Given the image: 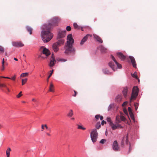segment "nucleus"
I'll list each match as a JSON object with an SVG mask.
<instances>
[{
    "mask_svg": "<svg viewBox=\"0 0 157 157\" xmlns=\"http://www.w3.org/2000/svg\"><path fill=\"white\" fill-rule=\"evenodd\" d=\"M110 58L112 59L113 61L116 64L118 68L119 69H121L122 68L121 65L118 62H117L114 57L112 55H111L110 56Z\"/></svg>",
    "mask_w": 157,
    "mask_h": 157,
    "instance_id": "nucleus-14",
    "label": "nucleus"
},
{
    "mask_svg": "<svg viewBox=\"0 0 157 157\" xmlns=\"http://www.w3.org/2000/svg\"><path fill=\"white\" fill-rule=\"evenodd\" d=\"M136 104H134V105L135 106V109H136V110H137V107H136Z\"/></svg>",
    "mask_w": 157,
    "mask_h": 157,
    "instance_id": "nucleus-60",
    "label": "nucleus"
},
{
    "mask_svg": "<svg viewBox=\"0 0 157 157\" xmlns=\"http://www.w3.org/2000/svg\"><path fill=\"white\" fill-rule=\"evenodd\" d=\"M132 90H133L134 91H137L138 93L139 92V89L138 88L137 86H134Z\"/></svg>",
    "mask_w": 157,
    "mask_h": 157,
    "instance_id": "nucleus-37",
    "label": "nucleus"
},
{
    "mask_svg": "<svg viewBox=\"0 0 157 157\" xmlns=\"http://www.w3.org/2000/svg\"><path fill=\"white\" fill-rule=\"evenodd\" d=\"M128 136H127L125 137H124L122 140L121 142V145L123 146L124 144V140H125V143L126 144H128Z\"/></svg>",
    "mask_w": 157,
    "mask_h": 157,
    "instance_id": "nucleus-22",
    "label": "nucleus"
},
{
    "mask_svg": "<svg viewBox=\"0 0 157 157\" xmlns=\"http://www.w3.org/2000/svg\"><path fill=\"white\" fill-rule=\"evenodd\" d=\"M64 40L63 39H59L58 41L56 42L58 45L60 46L63 45L64 44Z\"/></svg>",
    "mask_w": 157,
    "mask_h": 157,
    "instance_id": "nucleus-24",
    "label": "nucleus"
},
{
    "mask_svg": "<svg viewBox=\"0 0 157 157\" xmlns=\"http://www.w3.org/2000/svg\"><path fill=\"white\" fill-rule=\"evenodd\" d=\"M126 120L125 118L123 115H117L116 117V121L117 123L119 124L122 121H125Z\"/></svg>",
    "mask_w": 157,
    "mask_h": 157,
    "instance_id": "nucleus-5",
    "label": "nucleus"
},
{
    "mask_svg": "<svg viewBox=\"0 0 157 157\" xmlns=\"http://www.w3.org/2000/svg\"><path fill=\"white\" fill-rule=\"evenodd\" d=\"M66 32L65 30L59 31L57 34V39H63L64 38L66 35Z\"/></svg>",
    "mask_w": 157,
    "mask_h": 157,
    "instance_id": "nucleus-7",
    "label": "nucleus"
},
{
    "mask_svg": "<svg viewBox=\"0 0 157 157\" xmlns=\"http://www.w3.org/2000/svg\"><path fill=\"white\" fill-rule=\"evenodd\" d=\"M43 48V50L42 51V53L43 54L45 55L46 56H48L50 54V52L49 50L46 48H44V47L42 46L40 48V49Z\"/></svg>",
    "mask_w": 157,
    "mask_h": 157,
    "instance_id": "nucleus-12",
    "label": "nucleus"
},
{
    "mask_svg": "<svg viewBox=\"0 0 157 157\" xmlns=\"http://www.w3.org/2000/svg\"><path fill=\"white\" fill-rule=\"evenodd\" d=\"M121 94H118L115 98V100L116 102L119 103L121 101Z\"/></svg>",
    "mask_w": 157,
    "mask_h": 157,
    "instance_id": "nucleus-21",
    "label": "nucleus"
},
{
    "mask_svg": "<svg viewBox=\"0 0 157 157\" xmlns=\"http://www.w3.org/2000/svg\"><path fill=\"white\" fill-rule=\"evenodd\" d=\"M106 123L105 121L104 120H102V121L101 122V124L103 125L104 124H106Z\"/></svg>",
    "mask_w": 157,
    "mask_h": 157,
    "instance_id": "nucleus-48",
    "label": "nucleus"
},
{
    "mask_svg": "<svg viewBox=\"0 0 157 157\" xmlns=\"http://www.w3.org/2000/svg\"><path fill=\"white\" fill-rule=\"evenodd\" d=\"M52 75V73H50L49 75L48 76L47 78V82L48 81V79L50 78V77Z\"/></svg>",
    "mask_w": 157,
    "mask_h": 157,
    "instance_id": "nucleus-51",
    "label": "nucleus"
},
{
    "mask_svg": "<svg viewBox=\"0 0 157 157\" xmlns=\"http://www.w3.org/2000/svg\"><path fill=\"white\" fill-rule=\"evenodd\" d=\"M114 107V104L113 103L110 104L108 108V110L109 111L113 107Z\"/></svg>",
    "mask_w": 157,
    "mask_h": 157,
    "instance_id": "nucleus-32",
    "label": "nucleus"
},
{
    "mask_svg": "<svg viewBox=\"0 0 157 157\" xmlns=\"http://www.w3.org/2000/svg\"><path fill=\"white\" fill-rule=\"evenodd\" d=\"M77 125L78 126V129H81L83 130H85L86 129V128L83 127L82 126L78 124H77Z\"/></svg>",
    "mask_w": 157,
    "mask_h": 157,
    "instance_id": "nucleus-38",
    "label": "nucleus"
},
{
    "mask_svg": "<svg viewBox=\"0 0 157 157\" xmlns=\"http://www.w3.org/2000/svg\"><path fill=\"white\" fill-rule=\"evenodd\" d=\"M101 124H100V122H98L96 123V125H95V127H96V129H99L101 127Z\"/></svg>",
    "mask_w": 157,
    "mask_h": 157,
    "instance_id": "nucleus-31",
    "label": "nucleus"
},
{
    "mask_svg": "<svg viewBox=\"0 0 157 157\" xmlns=\"http://www.w3.org/2000/svg\"><path fill=\"white\" fill-rule=\"evenodd\" d=\"M131 150V145L130 144V145H129V152H130Z\"/></svg>",
    "mask_w": 157,
    "mask_h": 157,
    "instance_id": "nucleus-62",
    "label": "nucleus"
},
{
    "mask_svg": "<svg viewBox=\"0 0 157 157\" xmlns=\"http://www.w3.org/2000/svg\"><path fill=\"white\" fill-rule=\"evenodd\" d=\"M129 113L130 116L131 118L132 119H134V116L133 113L132 112V113Z\"/></svg>",
    "mask_w": 157,
    "mask_h": 157,
    "instance_id": "nucleus-44",
    "label": "nucleus"
},
{
    "mask_svg": "<svg viewBox=\"0 0 157 157\" xmlns=\"http://www.w3.org/2000/svg\"><path fill=\"white\" fill-rule=\"evenodd\" d=\"M74 92L75 93V94H74V95H73V96H74V97H75V96H76V95L77 94V92H76V91H75V90H74Z\"/></svg>",
    "mask_w": 157,
    "mask_h": 157,
    "instance_id": "nucleus-54",
    "label": "nucleus"
},
{
    "mask_svg": "<svg viewBox=\"0 0 157 157\" xmlns=\"http://www.w3.org/2000/svg\"><path fill=\"white\" fill-rule=\"evenodd\" d=\"M1 78H5L10 79H12L13 80H15V78H16V75H14L11 78H10L9 77H5V76H2V77H1Z\"/></svg>",
    "mask_w": 157,
    "mask_h": 157,
    "instance_id": "nucleus-28",
    "label": "nucleus"
},
{
    "mask_svg": "<svg viewBox=\"0 0 157 157\" xmlns=\"http://www.w3.org/2000/svg\"><path fill=\"white\" fill-rule=\"evenodd\" d=\"M67 41L66 43L73 44L74 40L73 39L72 35L71 34L68 35L67 37Z\"/></svg>",
    "mask_w": 157,
    "mask_h": 157,
    "instance_id": "nucleus-10",
    "label": "nucleus"
},
{
    "mask_svg": "<svg viewBox=\"0 0 157 157\" xmlns=\"http://www.w3.org/2000/svg\"><path fill=\"white\" fill-rule=\"evenodd\" d=\"M0 52H4V49L3 47L0 46Z\"/></svg>",
    "mask_w": 157,
    "mask_h": 157,
    "instance_id": "nucleus-46",
    "label": "nucleus"
},
{
    "mask_svg": "<svg viewBox=\"0 0 157 157\" xmlns=\"http://www.w3.org/2000/svg\"><path fill=\"white\" fill-rule=\"evenodd\" d=\"M4 70V65H3V64H2V67L1 68V70L2 71H3Z\"/></svg>",
    "mask_w": 157,
    "mask_h": 157,
    "instance_id": "nucleus-50",
    "label": "nucleus"
},
{
    "mask_svg": "<svg viewBox=\"0 0 157 157\" xmlns=\"http://www.w3.org/2000/svg\"><path fill=\"white\" fill-rule=\"evenodd\" d=\"M4 58H3V60H2V64H3V65H4Z\"/></svg>",
    "mask_w": 157,
    "mask_h": 157,
    "instance_id": "nucleus-61",
    "label": "nucleus"
},
{
    "mask_svg": "<svg viewBox=\"0 0 157 157\" xmlns=\"http://www.w3.org/2000/svg\"><path fill=\"white\" fill-rule=\"evenodd\" d=\"M109 67L114 71H115L117 69V68L115 67L114 63L112 61H110L108 63Z\"/></svg>",
    "mask_w": 157,
    "mask_h": 157,
    "instance_id": "nucleus-19",
    "label": "nucleus"
},
{
    "mask_svg": "<svg viewBox=\"0 0 157 157\" xmlns=\"http://www.w3.org/2000/svg\"><path fill=\"white\" fill-rule=\"evenodd\" d=\"M117 55L118 58L121 59V60L123 61L125 59V56L121 52L117 53Z\"/></svg>",
    "mask_w": 157,
    "mask_h": 157,
    "instance_id": "nucleus-17",
    "label": "nucleus"
},
{
    "mask_svg": "<svg viewBox=\"0 0 157 157\" xmlns=\"http://www.w3.org/2000/svg\"><path fill=\"white\" fill-rule=\"evenodd\" d=\"M128 112H129V113L132 112V111L131 109L130 108V107H128Z\"/></svg>",
    "mask_w": 157,
    "mask_h": 157,
    "instance_id": "nucleus-49",
    "label": "nucleus"
},
{
    "mask_svg": "<svg viewBox=\"0 0 157 157\" xmlns=\"http://www.w3.org/2000/svg\"><path fill=\"white\" fill-rule=\"evenodd\" d=\"M138 94V93L137 91H133V90H132V95L130 98L131 100L132 99H135L137 96Z\"/></svg>",
    "mask_w": 157,
    "mask_h": 157,
    "instance_id": "nucleus-16",
    "label": "nucleus"
},
{
    "mask_svg": "<svg viewBox=\"0 0 157 157\" xmlns=\"http://www.w3.org/2000/svg\"><path fill=\"white\" fill-rule=\"evenodd\" d=\"M53 87L54 86L53 84L52 83H51L49 89V91L52 92H54V90L53 89Z\"/></svg>",
    "mask_w": 157,
    "mask_h": 157,
    "instance_id": "nucleus-30",
    "label": "nucleus"
},
{
    "mask_svg": "<svg viewBox=\"0 0 157 157\" xmlns=\"http://www.w3.org/2000/svg\"><path fill=\"white\" fill-rule=\"evenodd\" d=\"M29 75V73L27 72H25L23 73L21 75V77H25Z\"/></svg>",
    "mask_w": 157,
    "mask_h": 157,
    "instance_id": "nucleus-36",
    "label": "nucleus"
},
{
    "mask_svg": "<svg viewBox=\"0 0 157 157\" xmlns=\"http://www.w3.org/2000/svg\"><path fill=\"white\" fill-rule=\"evenodd\" d=\"M66 29L67 31H70L71 30V27L70 26H67Z\"/></svg>",
    "mask_w": 157,
    "mask_h": 157,
    "instance_id": "nucleus-43",
    "label": "nucleus"
},
{
    "mask_svg": "<svg viewBox=\"0 0 157 157\" xmlns=\"http://www.w3.org/2000/svg\"><path fill=\"white\" fill-rule=\"evenodd\" d=\"M73 115V113L72 110L71 109L67 114V116L69 117H71Z\"/></svg>",
    "mask_w": 157,
    "mask_h": 157,
    "instance_id": "nucleus-34",
    "label": "nucleus"
},
{
    "mask_svg": "<svg viewBox=\"0 0 157 157\" xmlns=\"http://www.w3.org/2000/svg\"><path fill=\"white\" fill-rule=\"evenodd\" d=\"M57 60L58 61H60L62 62H65L67 61V60L66 59H59V58L57 59Z\"/></svg>",
    "mask_w": 157,
    "mask_h": 157,
    "instance_id": "nucleus-42",
    "label": "nucleus"
},
{
    "mask_svg": "<svg viewBox=\"0 0 157 157\" xmlns=\"http://www.w3.org/2000/svg\"><path fill=\"white\" fill-rule=\"evenodd\" d=\"M110 126L111 127V128L113 130H115L118 128H123V127L122 126L121 124L117 123L116 122H115V124L113 123H111Z\"/></svg>",
    "mask_w": 157,
    "mask_h": 157,
    "instance_id": "nucleus-6",
    "label": "nucleus"
},
{
    "mask_svg": "<svg viewBox=\"0 0 157 157\" xmlns=\"http://www.w3.org/2000/svg\"><path fill=\"white\" fill-rule=\"evenodd\" d=\"M27 78H25L24 79H22V85H24L27 82Z\"/></svg>",
    "mask_w": 157,
    "mask_h": 157,
    "instance_id": "nucleus-40",
    "label": "nucleus"
},
{
    "mask_svg": "<svg viewBox=\"0 0 157 157\" xmlns=\"http://www.w3.org/2000/svg\"><path fill=\"white\" fill-rule=\"evenodd\" d=\"M106 141V140L105 139H101L100 142V143H101V144H104L105 142Z\"/></svg>",
    "mask_w": 157,
    "mask_h": 157,
    "instance_id": "nucleus-41",
    "label": "nucleus"
},
{
    "mask_svg": "<svg viewBox=\"0 0 157 157\" xmlns=\"http://www.w3.org/2000/svg\"><path fill=\"white\" fill-rule=\"evenodd\" d=\"M44 125H43V124H42V125H41V128H42V129H44Z\"/></svg>",
    "mask_w": 157,
    "mask_h": 157,
    "instance_id": "nucleus-59",
    "label": "nucleus"
},
{
    "mask_svg": "<svg viewBox=\"0 0 157 157\" xmlns=\"http://www.w3.org/2000/svg\"><path fill=\"white\" fill-rule=\"evenodd\" d=\"M59 46L56 43H54L52 45V48L55 52H57L59 51Z\"/></svg>",
    "mask_w": 157,
    "mask_h": 157,
    "instance_id": "nucleus-18",
    "label": "nucleus"
},
{
    "mask_svg": "<svg viewBox=\"0 0 157 157\" xmlns=\"http://www.w3.org/2000/svg\"><path fill=\"white\" fill-rule=\"evenodd\" d=\"M89 35H90L89 34H87L83 37V38L81 40L80 43V44L81 45H83L84 43L86 41V40H87L88 36Z\"/></svg>",
    "mask_w": 157,
    "mask_h": 157,
    "instance_id": "nucleus-20",
    "label": "nucleus"
},
{
    "mask_svg": "<svg viewBox=\"0 0 157 157\" xmlns=\"http://www.w3.org/2000/svg\"><path fill=\"white\" fill-rule=\"evenodd\" d=\"M100 118L101 120H102L103 119V117L102 116L100 115Z\"/></svg>",
    "mask_w": 157,
    "mask_h": 157,
    "instance_id": "nucleus-56",
    "label": "nucleus"
},
{
    "mask_svg": "<svg viewBox=\"0 0 157 157\" xmlns=\"http://www.w3.org/2000/svg\"><path fill=\"white\" fill-rule=\"evenodd\" d=\"M14 59L15 60V61H18V59L15 58H14Z\"/></svg>",
    "mask_w": 157,
    "mask_h": 157,
    "instance_id": "nucleus-64",
    "label": "nucleus"
},
{
    "mask_svg": "<svg viewBox=\"0 0 157 157\" xmlns=\"http://www.w3.org/2000/svg\"><path fill=\"white\" fill-rule=\"evenodd\" d=\"M93 36L94 38L97 40V41L101 43H103V40L100 36L95 34H93Z\"/></svg>",
    "mask_w": 157,
    "mask_h": 157,
    "instance_id": "nucleus-15",
    "label": "nucleus"
},
{
    "mask_svg": "<svg viewBox=\"0 0 157 157\" xmlns=\"http://www.w3.org/2000/svg\"><path fill=\"white\" fill-rule=\"evenodd\" d=\"M99 48L101 52L104 53L106 52L107 49L103 45H100L99 47Z\"/></svg>",
    "mask_w": 157,
    "mask_h": 157,
    "instance_id": "nucleus-23",
    "label": "nucleus"
},
{
    "mask_svg": "<svg viewBox=\"0 0 157 157\" xmlns=\"http://www.w3.org/2000/svg\"><path fill=\"white\" fill-rule=\"evenodd\" d=\"M12 44L13 46L15 47H22L24 46L21 41L12 42Z\"/></svg>",
    "mask_w": 157,
    "mask_h": 157,
    "instance_id": "nucleus-11",
    "label": "nucleus"
},
{
    "mask_svg": "<svg viewBox=\"0 0 157 157\" xmlns=\"http://www.w3.org/2000/svg\"><path fill=\"white\" fill-rule=\"evenodd\" d=\"M128 92V87L126 86L124 88V89L122 91V93L124 96V97L126 98L127 96Z\"/></svg>",
    "mask_w": 157,
    "mask_h": 157,
    "instance_id": "nucleus-25",
    "label": "nucleus"
},
{
    "mask_svg": "<svg viewBox=\"0 0 157 157\" xmlns=\"http://www.w3.org/2000/svg\"><path fill=\"white\" fill-rule=\"evenodd\" d=\"M73 44L66 43L64 46V48L65 49L64 53L66 54H69L71 52L75 53V49L73 47Z\"/></svg>",
    "mask_w": 157,
    "mask_h": 157,
    "instance_id": "nucleus-3",
    "label": "nucleus"
},
{
    "mask_svg": "<svg viewBox=\"0 0 157 157\" xmlns=\"http://www.w3.org/2000/svg\"><path fill=\"white\" fill-rule=\"evenodd\" d=\"M90 136L93 143H95L97 141L98 137V133L96 129H94L92 130L90 133Z\"/></svg>",
    "mask_w": 157,
    "mask_h": 157,
    "instance_id": "nucleus-4",
    "label": "nucleus"
},
{
    "mask_svg": "<svg viewBox=\"0 0 157 157\" xmlns=\"http://www.w3.org/2000/svg\"><path fill=\"white\" fill-rule=\"evenodd\" d=\"M100 115H96L95 116V118L97 119L98 120L100 118Z\"/></svg>",
    "mask_w": 157,
    "mask_h": 157,
    "instance_id": "nucleus-45",
    "label": "nucleus"
},
{
    "mask_svg": "<svg viewBox=\"0 0 157 157\" xmlns=\"http://www.w3.org/2000/svg\"><path fill=\"white\" fill-rule=\"evenodd\" d=\"M129 58L130 59L131 63L133 67L134 68H136V64L134 57L132 56H129Z\"/></svg>",
    "mask_w": 157,
    "mask_h": 157,
    "instance_id": "nucleus-13",
    "label": "nucleus"
},
{
    "mask_svg": "<svg viewBox=\"0 0 157 157\" xmlns=\"http://www.w3.org/2000/svg\"><path fill=\"white\" fill-rule=\"evenodd\" d=\"M73 26L75 29H80V27L75 22L73 23Z\"/></svg>",
    "mask_w": 157,
    "mask_h": 157,
    "instance_id": "nucleus-27",
    "label": "nucleus"
},
{
    "mask_svg": "<svg viewBox=\"0 0 157 157\" xmlns=\"http://www.w3.org/2000/svg\"><path fill=\"white\" fill-rule=\"evenodd\" d=\"M32 101H34L35 102H37V100L36 99H35L34 98H33L32 99Z\"/></svg>",
    "mask_w": 157,
    "mask_h": 157,
    "instance_id": "nucleus-57",
    "label": "nucleus"
},
{
    "mask_svg": "<svg viewBox=\"0 0 157 157\" xmlns=\"http://www.w3.org/2000/svg\"><path fill=\"white\" fill-rule=\"evenodd\" d=\"M26 29L27 31L29 32L30 34H32V29L28 26H26Z\"/></svg>",
    "mask_w": 157,
    "mask_h": 157,
    "instance_id": "nucleus-26",
    "label": "nucleus"
},
{
    "mask_svg": "<svg viewBox=\"0 0 157 157\" xmlns=\"http://www.w3.org/2000/svg\"><path fill=\"white\" fill-rule=\"evenodd\" d=\"M42 30L41 33V36L44 42H47L50 41L53 37V35L47 29H44L42 27Z\"/></svg>",
    "mask_w": 157,
    "mask_h": 157,
    "instance_id": "nucleus-1",
    "label": "nucleus"
},
{
    "mask_svg": "<svg viewBox=\"0 0 157 157\" xmlns=\"http://www.w3.org/2000/svg\"><path fill=\"white\" fill-rule=\"evenodd\" d=\"M133 75H134V77L136 78H137L138 77H137V76L136 75V74L134 73L133 74Z\"/></svg>",
    "mask_w": 157,
    "mask_h": 157,
    "instance_id": "nucleus-58",
    "label": "nucleus"
},
{
    "mask_svg": "<svg viewBox=\"0 0 157 157\" xmlns=\"http://www.w3.org/2000/svg\"><path fill=\"white\" fill-rule=\"evenodd\" d=\"M6 89L7 90V91H8V92H10V90L9 89V88L7 86L6 88Z\"/></svg>",
    "mask_w": 157,
    "mask_h": 157,
    "instance_id": "nucleus-55",
    "label": "nucleus"
},
{
    "mask_svg": "<svg viewBox=\"0 0 157 157\" xmlns=\"http://www.w3.org/2000/svg\"><path fill=\"white\" fill-rule=\"evenodd\" d=\"M56 62V60L55 59L54 54L53 53H52L50 58V62L49 64V66L51 67H53Z\"/></svg>",
    "mask_w": 157,
    "mask_h": 157,
    "instance_id": "nucleus-9",
    "label": "nucleus"
},
{
    "mask_svg": "<svg viewBox=\"0 0 157 157\" xmlns=\"http://www.w3.org/2000/svg\"><path fill=\"white\" fill-rule=\"evenodd\" d=\"M103 71L104 74H105L109 75L111 74L109 71L107 69H105L103 70Z\"/></svg>",
    "mask_w": 157,
    "mask_h": 157,
    "instance_id": "nucleus-29",
    "label": "nucleus"
},
{
    "mask_svg": "<svg viewBox=\"0 0 157 157\" xmlns=\"http://www.w3.org/2000/svg\"><path fill=\"white\" fill-rule=\"evenodd\" d=\"M59 18L58 17H55L50 19L47 24H45L43 25L44 29H47L50 30L53 28L54 26L57 25L59 22Z\"/></svg>",
    "mask_w": 157,
    "mask_h": 157,
    "instance_id": "nucleus-2",
    "label": "nucleus"
},
{
    "mask_svg": "<svg viewBox=\"0 0 157 157\" xmlns=\"http://www.w3.org/2000/svg\"><path fill=\"white\" fill-rule=\"evenodd\" d=\"M124 112L126 114V115L128 114V112L126 110H124Z\"/></svg>",
    "mask_w": 157,
    "mask_h": 157,
    "instance_id": "nucleus-52",
    "label": "nucleus"
},
{
    "mask_svg": "<svg viewBox=\"0 0 157 157\" xmlns=\"http://www.w3.org/2000/svg\"><path fill=\"white\" fill-rule=\"evenodd\" d=\"M106 120L109 123V125L111 124V123H113L110 117H107L106 119Z\"/></svg>",
    "mask_w": 157,
    "mask_h": 157,
    "instance_id": "nucleus-33",
    "label": "nucleus"
},
{
    "mask_svg": "<svg viewBox=\"0 0 157 157\" xmlns=\"http://www.w3.org/2000/svg\"><path fill=\"white\" fill-rule=\"evenodd\" d=\"M44 127L46 128V129H48V128L46 124L44 125Z\"/></svg>",
    "mask_w": 157,
    "mask_h": 157,
    "instance_id": "nucleus-63",
    "label": "nucleus"
},
{
    "mask_svg": "<svg viewBox=\"0 0 157 157\" xmlns=\"http://www.w3.org/2000/svg\"><path fill=\"white\" fill-rule=\"evenodd\" d=\"M112 148L113 150L115 151H118L120 150V147H119L118 142L117 140H115L112 144Z\"/></svg>",
    "mask_w": 157,
    "mask_h": 157,
    "instance_id": "nucleus-8",
    "label": "nucleus"
},
{
    "mask_svg": "<svg viewBox=\"0 0 157 157\" xmlns=\"http://www.w3.org/2000/svg\"><path fill=\"white\" fill-rule=\"evenodd\" d=\"M127 102L126 101L124 102L122 104V106H124L125 105H126Z\"/></svg>",
    "mask_w": 157,
    "mask_h": 157,
    "instance_id": "nucleus-53",
    "label": "nucleus"
},
{
    "mask_svg": "<svg viewBox=\"0 0 157 157\" xmlns=\"http://www.w3.org/2000/svg\"><path fill=\"white\" fill-rule=\"evenodd\" d=\"M11 151V149L10 148H9L6 151V155L8 156H10V151Z\"/></svg>",
    "mask_w": 157,
    "mask_h": 157,
    "instance_id": "nucleus-35",
    "label": "nucleus"
},
{
    "mask_svg": "<svg viewBox=\"0 0 157 157\" xmlns=\"http://www.w3.org/2000/svg\"><path fill=\"white\" fill-rule=\"evenodd\" d=\"M7 86L6 84L4 83H0V87H4L5 88Z\"/></svg>",
    "mask_w": 157,
    "mask_h": 157,
    "instance_id": "nucleus-39",
    "label": "nucleus"
},
{
    "mask_svg": "<svg viewBox=\"0 0 157 157\" xmlns=\"http://www.w3.org/2000/svg\"><path fill=\"white\" fill-rule=\"evenodd\" d=\"M21 93H22V92L21 91L20 92L19 94L17 95V98H20V97H21L22 95V94H21Z\"/></svg>",
    "mask_w": 157,
    "mask_h": 157,
    "instance_id": "nucleus-47",
    "label": "nucleus"
}]
</instances>
